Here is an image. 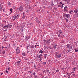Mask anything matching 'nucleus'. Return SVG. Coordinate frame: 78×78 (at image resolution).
I'll use <instances>...</instances> for the list:
<instances>
[{"label":"nucleus","mask_w":78,"mask_h":78,"mask_svg":"<svg viewBox=\"0 0 78 78\" xmlns=\"http://www.w3.org/2000/svg\"><path fill=\"white\" fill-rule=\"evenodd\" d=\"M55 56L57 58H60L61 57L62 55L61 54H59V52L57 51L55 52Z\"/></svg>","instance_id":"1"},{"label":"nucleus","mask_w":78,"mask_h":78,"mask_svg":"<svg viewBox=\"0 0 78 78\" xmlns=\"http://www.w3.org/2000/svg\"><path fill=\"white\" fill-rule=\"evenodd\" d=\"M12 17L14 18L13 19V20H16V19H19V15H16L14 16H12Z\"/></svg>","instance_id":"2"},{"label":"nucleus","mask_w":78,"mask_h":78,"mask_svg":"<svg viewBox=\"0 0 78 78\" xmlns=\"http://www.w3.org/2000/svg\"><path fill=\"white\" fill-rule=\"evenodd\" d=\"M37 57L38 58H40V61H41L42 60V59H43V57H42V55L41 54L39 55L38 56V55L37 54Z\"/></svg>","instance_id":"3"},{"label":"nucleus","mask_w":78,"mask_h":78,"mask_svg":"<svg viewBox=\"0 0 78 78\" xmlns=\"http://www.w3.org/2000/svg\"><path fill=\"white\" fill-rule=\"evenodd\" d=\"M19 10L21 12H22L23 11V8L22 6H20V7L19 8Z\"/></svg>","instance_id":"4"},{"label":"nucleus","mask_w":78,"mask_h":78,"mask_svg":"<svg viewBox=\"0 0 78 78\" xmlns=\"http://www.w3.org/2000/svg\"><path fill=\"white\" fill-rule=\"evenodd\" d=\"M3 28H4V29H6L5 31H7V29L8 28L7 25H5V26L3 27Z\"/></svg>","instance_id":"5"},{"label":"nucleus","mask_w":78,"mask_h":78,"mask_svg":"<svg viewBox=\"0 0 78 78\" xmlns=\"http://www.w3.org/2000/svg\"><path fill=\"white\" fill-rule=\"evenodd\" d=\"M7 27L8 28H11L12 27V25L10 24H8L7 25Z\"/></svg>","instance_id":"6"},{"label":"nucleus","mask_w":78,"mask_h":78,"mask_svg":"<svg viewBox=\"0 0 78 78\" xmlns=\"http://www.w3.org/2000/svg\"><path fill=\"white\" fill-rule=\"evenodd\" d=\"M72 45L71 44H68L67 45H66V47H67V48H70V47H71V46Z\"/></svg>","instance_id":"7"},{"label":"nucleus","mask_w":78,"mask_h":78,"mask_svg":"<svg viewBox=\"0 0 78 78\" xmlns=\"http://www.w3.org/2000/svg\"><path fill=\"white\" fill-rule=\"evenodd\" d=\"M78 12V10L77 9H76L74 10V12L75 14H76V13H77Z\"/></svg>","instance_id":"8"},{"label":"nucleus","mask_w":78,"mask_h":78,"mask_svg":"<svg viewBox=\"0 0 78 78\" xmlns=\"http://www.w3.org/2000/svg\"><path fill=\"white\" fill-rule=\"evenodd\" d=\"M20 50H18L17 51H16V54H19V53H20Z\"/></svg>","instance_id":"9"},{"label":"nucleus","mask_w":78,"mask_h":78,"mask_svg":"<svg viewBox=\"0 0 78 78\" xmlns=\"http://www.w3.org/2000/svg\"><path fill=\"white\" fill-rule=\"evenodd\" d=\"M65 15L66 16V17L67 18H69V17H70L69 14L68 15V14H65Z\"/></svg>","instance_id":"10"},{"label":"nucleus","mask_w":78,"mask_h":78,"mask_svg":"<svg viewBox=\"0 0 78 78\" xmlns=\"http://www.w3.org/2000/svg\"><path fill=\"white\" fill-rule=\"evenodd\" d=\"M67 8V6H65V7H64V9L65 11H66V12H67L68 11H67V10H66Z\"/></svg>","instance_id":"11"},{"label":"nucleus","mask_w":78,"mask_h":78,"mask_svg":"<svg viewBox=\"0 0 78 78\" xmlns=\"http://www.w3.org/2000/svg\"><path fill=\"white\" fill-rule=\"evenodd\" d=\"M72 12H73V11H72V10H70L69 13L71 14H72Z\"/></svg>","instance_id":"12"},{"label":"nucleus","mask_w":78,"mask_h":78,"mask_svg":"<svg viewBox=\"0 0 78 78\" xmlns=\"http://www.w3.org/2000/svg\"><path fill=\"white\" fill-rule=\"evenodd\" d=\"M39 53H41L42 54L44 53V51H42V50H41L40 51H39Z\"/></svg>","instance_id":"13"},{"label":"nucleus","mask_w":78,"mask_h":78,"mask_svg":"<svg viewBox=\"0 0 78 78\" xmlns=\"http://www.w3.org/2000/svg\"><path fill=\"white\" fill-rule=\"evenodd\" d=\"M69 50H72V45H71L69 48Z\"/></svg>","instance_id":"14"},{"label":"nucleus","mask_w":78,"mask_h":78,"mask_svg":"<svg viewBox=\"0 0 78 78\" xmlns=\"http://www.w3.org/2000/svg\"><path fill=\"white\" fill-rule=\"evenodd\" d=\"M2 10H3L2 8L0 6V11H2Z\"/></svg>","instance_id":"15"},{"label":"nucleus","mask_w":78,"mask_h":78,"mask_svg":"<svg viewBox=\"0 0 78 78\" xmlns=\"http://www.w3.org/2000/svg\"><path fill=\"white\" fill-rule=\"evenodd\" d=\"M30 48H33H33H34V46L32 45L30 46Z\"/></svg>","instance_id":"16"},{"label":"nucleus","mask_w":78,"mask_h":78,"mask_svg":"<svg viewBox=\"0 0 78 78\" xmlns=\"http://www.w3.org/2000/svg\"><path fill=\"white\" fill-rule=\"evenodd\" d=\"M58 32H59V33H60V34H61L62 33V31H61V30H58Z\"/></svg>","instance_id":"17"},{"label":"nucleus","mask_w":78,"mask_h":78,"mask_svg":"<svg viewBox=\"0 0 78 78\" xmlns=\"http://www.w3.org/2000/svg\"><path fill=\"white\" fill-rule=\"evenodd\" d=\"M20 63V61H18V62H16V63L17 64H19Z\"/></svg>","instance_id":"18"},{"label":"nucleus","mask_w":78,"mask_h":78,"mask_svg":"<svg viewBox=\"0 0 78 78\" xmlns=\"http://www.w3.org/2000/svg\"><path fill=\"white\" fill-rule=\"evenodd\" d=\"M47 55L46 54H44V58L45 59L46 58H47Z\"/></svg>","instance_id":"19"},{"label":"nucleus","mask_w":78,"mask_h":78,"mask_svg":"<svg viewBox=\"0 0 78 78\" xmlns=\"http://www.w3.org/2000/svg\"><path fill=\"white\" fill-rule=\"evenodd\" d=\"M22 55H23L24 56H25V54L24 53H22Z\"/></svg>","instance_id":"20"},{"label":"nucleus","mask_w":78,"mask_h":78,"mask_svg":"<svg viewBox=\"0 0 78 78\" xmlns=\"http://www.w3.org/2000/svg\"><path fill=\"white\" fill-rule=\"evenodd\" d=\"M30 38V36H28L26 37V39H29Z\"/></svg>","instance_id":"21"},{"label":"nucleus","mask_w":78,"mask_h":78,"mask_svg":"<svg viewBox=\"0 0 78 78\" xmlns=\"http://www.w3.org/2000/svg\"><path fill=\"white\" fill-rule=\"evenodd\" d=\"M24 59L25 61H27V60H28V58H27L26 57H24Z\"/></svg>","instance_id":"22"},{"label":"nucleus","mask_w":78,"mask_h":78,"mask_svg":"<svg viewBox=\"0 0 78 78\" xmlns=\"http://www.w3.org/2000/svg\"><path fill=\"white\" fill-rule=\"evenodd\" d=\"M75 52H78V50L77 49H75Z\"/></svg>","instance_id":"23"},{"label":"nucleus","mask_w":78,"mask_h":78,"mask_svg":"<svg viewBox=\"0 0 78 78\" xmlns=\"http://www.w3.org/2000/svg\"><path fill=\"white\" fill-rule=\"evenodd\" d=\"M44 42H48V41H47V40H44Z\"/></svg>","instance_id":"24"},{"label":"nucleus","mask_w":78,"mask_h":78,"mask_svg":"<svg viewBox=\"0 0 78 78\" xmlns=\"http://www.w3.org/2000/svg\"><path fill=\"white\" fill-rule=\"evenodd\" d=\"M16 48H17V49H16V51H17V50H19V47H17Z\"/></svg>","instance_id":"25"},{"label":"nucleus","mask_w":78,"mask_h":78,"mask_svg":"<svg viewBox=\"0 0 78 78\" xmlns=\"http://www.w3.org/2000/svg\"><path fill=\"white\" fill-rule=\"evenodd\" d=\"M51 5L52 6H54V4H53V2L51 3Z\"/></svg>","instance_id":"26"},{"label":"nucleus","mask_w":78,"mask_h":78,"mask_svg":"<svg viewBox=\"0 0 78 78\" xmlns=\"http://www.w3.org/2000/svg\"><path fill=\"white\" fill-rule=\"evenodd\" d=\"M8 4L9 5H11V3H10V2H8Z\"/></svg>","instance_id":"27"},{"label":"nucleus","mask_w":78,"mask_h":78,"mask_svg":"<svg viewBox=\"0 0 78 78\" xmlns=\"http://www.w3.org/2000/svg\"><path fill=\"white\" fill-rule=\"evenodd\" d=\"M70 51V50H67L66 53H69V52Z\"/></svg>","instance_id":"28"},{"label":"nucleus","mask_w":78,"mask_h":78,"mask_svg":"<svg viewBox=\"0 0 78 78\" xmlns=\"http://www.w3.org/2000/svg\"><path fill=\"white\" fill-rule=\"evenodd\" d=\"M22 18H23V19H25V16L24 15H23L22 16Z\"/></svg>","instance_id":"29"},{"label":"nucleus","mask_w":78,"mask_h":78,"mask_svg":"<svg viewBox=\"0 0 78 78\" xmlns=\"http://www.w3.org/2000/svg\"><path fill=\"white\" fill-rule=\"evenodd\" d=\"M64 4H62V7L61 8H63V7H64Z\"/></svg>","instance_id":"30"},{"label":"nucleus","mask_w":78,"mask_h":78,"mask_svg":"<svg viewBox=\"0 0 78 78\" xmlns=\"http://www.w3.org/2000/svg\"><path fill=\"white\" fill-rule=\"evenodd\" d=\"M5 51H4L2 52V53H3V54H5Z\"/></svg>","instance_id":"31"},{"label":"nucleus","mask_w":78,"mask_h":78,"mask_svg":"<svg viewBox=\"0 0 78 78\" xmlns=\"http://www.w3.org/2000/svg\"><path fill=\"white\" fill-rule=\"evenodd\" d=\"M10 11H11V12H12V8H11L10 9Z\"/></svg>","instance_id":"32"},{"label":"nucleus","mask_w":78,"mask_h":78,"mask_svg":"<svg viewBox=\"0 0 78 78\" xmlns=\"http://www.w3.org/2000/svg\"><path fill=\"white\" fill-rule=\"evenodd\" d=\"M53 48H54V49H56V46H55V45L54 46H53Z\"/></svg>","instance_id":"33"},{"label":"nucleus","mask_w":78,"mask_h":78,"mask_svg":"<svg viewBox=\"0 0 78 78\" xmlns=\"http://www.w3.org/2000/svg\"><path fill=\"white\" fill-rule=\"evenodd\" d=\"M58 36L59 37H61V36L60 34L58 35Z\"/></svg>","instance_id":"34"},{"label":"nucleus","mask_w":78,"mask_h":78,"mask_svg":"<svg viewBox=\"0 0 78 78\" xmlns=\"http://www.w3.org/2000/svg\"><path fill=\"white\" fill-rule=\"evenodd\" d=\"M43 64H46V62H43Z\"/></svg>","instance_id":"35"},{"label":"nucleus","mask_w":78,"mask_h":78,"mask_svg":"<svg viewBox=\"0 0 78 78\" xmlns=\"http://www.w3.org/2000/svg\"><path fill=\"white\" fill-rule=\"evenodd\" d=\"M35 74H36V73H32V74L34 75V76L35 75Z\"/></svg>","instance_id":"36"},{"label":"nucleus","mask_w":78,"mask_h":78,"mask_svg":"<svg viewBox=\"0 0 78 78\" xmlns=\"http://www.w3.org/2000/svg\"><path fill=\"white\" fill-rule=\"evenodd\" d=\"M59 69H57L56 70V72H59Z\"/></svg>","instance_id":"37"},{"label":"nucleus","mask_w":78,"mask_h":78,"mask_svg":"<svg viewBox=\"0 0 78 78\" xmlns=\"http://www.w3.org/2000/svg\"><path fill=\"white\" fill-rule=\"evenodd\" d=\"M10 44H9V48H10V47H11V46H10Z\"/></svg>","instance_id":"38"},{"label":"nucleus","mask_w":78,"mask_h":78,"mask_svg":"<svg viewBox=\"0 0 78 78\" xmlns=\"http://www.w3.org/2000/svg\"><path fill=\"white\" fill-rule=\"evenodd\" d=\"M70 75L69 74L68 78H70Z\"/></svg>","instance_id":"39"},{"label":"nucleus","mask_w":78,"mask_h":78,"mask_svg":"<svg viewBox=\"0 0 78 78\" xmlns=\"http://www.w3.org/2000/svg\"><path fill=\"white\" fill-rule=\"evenodd\" d=\"M46 71V70H44V71H43V72L44 73V72H45Z\"/></svg>","instance_id":"40"},{"label":"nucleus","mask_w":78,"mask_h":78,"mask_svg":"<svg viewBox=\"0 0 78 78\" xmlns=\"http://www.w3.org/2000/svg\"><path fill=\"white\" fill-rule=\"evenodd\" d=\"M5 39H6V38H7V37H6V36H5Z\"/></svg>","instance_id":"41"},{"label":"nucleus","mask_w":78,"mask_h":78,"mask_svg":"<svg viewBox=\"0 0 78 78\" xmlns=\"http://www.w3.org/2000/svg\"><path fill=\"white\" fill-rule=\"evenodd\" d=\"M50 48V49H51V46H50L49 48Z\"/></svg>","instance_id":"42"},{"label":"nucleus","mask_w":78,"mask_h":78,"mask_svg":"<svg viewBox=\"0 0 78 78\" xmlns=\"http://www.w3.org/2000/svg\"><path fill=\"white\" fill-rule=\"evenodd\" d=\"M66 22H68V20L67 19H66Z\"/></svg>","instance_id":"43"},{"label":"nucleus","mask_w":78,"mask_h":78,"mask_svg":"<svg viewBox=\"0 0 78 78\" xmlns=\"http://www.w3.org/2000/svg\"><path fill=\"white\" fill-rule=\"evenodd\" d=\"M73 71H75V68H73Z\"/></svg>","instance_id":"44"},{"label":"nucleus","mask_w":78,"mask_h":78,"mask_svg":"<svg viewBox=\"0 0 78 78\" xmlns=\"http://www.w3.org/2000/svg\"><path fill=\"white\" fill-rule=\"evenodd\" d=\"M6 73H8V70H7L6 69Z\"/></svg>","instance_id":"45"},{"label":"nucleus","mask_w":78,"mask_h":78,"mask_svg":"<svg viewBox=\"0 0 78 78\" xmlns=\"http://www.w3.org/2000/svg\"><path fill=\"white\" fill-rule=\"evenodd\" d=\"M35 78H38V77H37V76H35Z\"/></svg>","instance_id":"46"},{"label":"nucleus","mask_w":78,"mask_h":78,"mask_svg":"<svg viewBox=\"0 0 78 78\" xmlns=\"http://www.w3.org/2000/svg\"><path fill=\"white\" fill-rule=\"evenodd\" d=\"M48 72L49 73H50V71L49 70H47Z\"/></svg>","instance_id":"47"},{"label":"nucleus","mask_w":78,"mask_h":78,"mask_svg":"<svg viewBox=\"0 0 78 78\" xmlns=\"http://www.w3.org/2000/svg\"><path fill=\"white\" fill-rule=\"evenodd\" d=\"M3 75V73H1L0 74V75Z\"/></svg>","instance_id":"48"},{"label":"nucleus","mask_w":78,"mask_h":78,"mask_svg":"<svg viewBox=\"0 0 78 78\" xmlns=\"http://www.w3.org/2000/svg\"><path fill=\"white\" fill-rule=\"evenodd\" d=\"M21 31L22 32H23V29L21 30Z\"/></svg>","instance_id":"49"},{"label":"nucleus","mask_w":78,"mask_h":78,"mask_svg":"<svg viewBox=\"0 0 78 78\" xmlns=\"http://www.w3.org/2000/svg\"><path fill=\"white\" fill-rule=\"evenodd\" d=\"M40 22H41L40 21H39V20H38V23H40Z\"/></svg>","instance_id":"50"},{"label":"nucleus","mask_w":78,"mask_h":78,"mask_svg":"<svg viewBox=\"0 0 78 78\" xmlns=\"http://www.w3.org/2000/svg\"><path fill=\"white\" fill-rule=\"evenodd\" d=\"M58 7H59L60 8V7H61V5H58Z\"/></svg>","instance_id":"51"},{"label":"nucleus","mask_w":78,"mask_h":78,"mask_svg":"<svg viewBox=\"0 0 78 78\" xmlns=\"http://www.w3.org/2000/svg\"><path fill=\"white\" fill-rule=\"evenodd\" d=\"M62 2H60V5H62Z\"/></svg>","instance_id":"52"},{"label":"nucleus","mask_w":78,"mask_h":78,"mask_svg":"<svg viewBox=\"0 0 78 78\" xmlns=\"http://www.w3.org/2000/svg\"><path fill=\"white\" fill-rule=\"evenodd\" d=\"M24 27H25V26L24 25H23V27L22 26V28H23Z\"/></svg>","instance_id":"53"},{"label":"nucleus","mask_w":78,"mask_h":78,"mask_svg":"<svg viewBox=\"0 0 78 78\" xmlns=\"http://www.w3.org/2000/svg\"><path fill=\"white\" fill-rule=\"evenodd\" d=\"M36 67V65H34V67Z\"/></svg>","instance_id":"54"},{"label":"nucleus","mask_w":78,"mask_h":78,"mask_svg":"<svg viewBox=\"0 0 78 78\" xmlns=\"http://www.w3.org/2000/svg\"><path fill=\"white\" fill-rule=\"evenodd\" d=\"M63 53H64V54H65V53H66V51H64Z\"/></svg>","instance_id":"55"},{"label":"nucleus","mask_w":78,"mask_h":78,"mask_svg":"<svg viewBox=\"0 0 78 78\" xmlns=\"http://www.w3.org/2000/svg\"><path fill=\"white\" fill-rule=\"evenodd\" d=\"M4 48H8L6 47H4Z\"/></svg>","instance_id":"56"},{"label":"nucleus","mask_w":78,"mask_h":78,"mask_svg":"<svg viewBox=\"0 0 78 78\" xmlns=\"http://www.w3.org/2000/svg\"><path fill=\"white\" fill-rule=\"evenodd\" d=\"M55 46H56L57 47V46H58V45H57V44H55Z\"/></svg>","instance_id":"57"},{"label":"nucleus","mask_w":78,"mask_h":78,"mask_svg":"<svg viewBox=\"0 0 78 78\" xmlns=\"http://www.w3.org/2000/svg\"><path fill=\"white\" fill-rule=\"evenodd\" d=\"M36 47H37V45H35V48H36Z\"/></svg>","instance_id":"58"},{"label":"nucleus","mask_w":78,"mask_h":78,"mask_svg":"<svg viewBox=\"0 0 78 78\" xmlns=\"http://www.w3.org/2000/svg\"><path fill=\"white\" fill-rule=\"evenodd\" d=\"M2 49H3L4 48V47H3V46H2Z\"/></svg>","instance_id":"59"},{"label":"nucleus","mask_w":78,"mask_h":78,"mask_svg":"<svg viewBox=\"0 0 78 78\" xmlns=\"http://www.w3.org/2000/svg\"><path fill=\"white\" fill-rule=\"evenodd\" d=\"M10 69V68H9L8 69V70H9Z\"/></svg>","instance_id":"60"},{"label":"nucleus","mask_w":78,"mask_h":78,"mask_svg":"<svg viewBox=\"0 0 78 78\" xmlns=\"http://www.w3.org/2000/svg\"><path fill=\"white\" fill-rule=\"evenodd\" d=\"M5 11V9H4L3 10V11Z\"/></svg>","instance_id":"61"},{"label":"nucleus","mask_w":78,"mask_h":78,"mask_svg":"<svg viewBox=\"0 0 78 78\" xmlns=\"http://www.w3.org/2000/svg\"><path fill=\"white\" fill-rule=\"evenodd\" d=\"M2 27H3V24H2Z\"/></svg>","instance_id":"62"},{"label":"nucleus","mask_w":78,"mask_h":78,"mask_svg":"<svg viewBox=\"0 0 78 78\" xmlns=\"http://www.w3.org/2000/svg\"><path fill=\"white\" fill-rule=\"evenodd\" d=\"M64 77H66V76L64 75Z\"/></svg>","instance_id":"63"},{"label":"nucleus","mask_w":78,"mask_h":78,"mask_svg":"<svg viewBox=\"0 0 78 78\" xmlns=\"http://www.w3.org/2000/svg\"><path fill=\"white\" fill-rule=\"evenodd\" d=\"M44 78H47V77H44Z\"/></svg>","instance_id":"64"}]
</instances>
